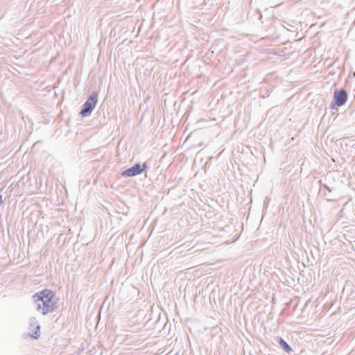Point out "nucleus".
Segmentation results:
<instances>
[{"mask_svg": "<svg viewBox=\"0 0 355 355\" xmlns=\"http://www.w3.org/2000/svg\"><path fill=\"white\" fill-rule=\"evenodd\" d=\"M34 306L36 311L46 315L55 311L57 308V300L53 292L50 290H43L33 295Z\"/></svg>", "mask_w": 355, "mask_h": 355, "instance_id": "1", "label": "nucleus"}, {"mask_svg": "<svg viewBox=\"0 0 355 355\" xmlns=\"http://www.w3.org/2000/svg\"><path fill=\"white\" fill-rule=\"evenodd\" d=\"M98 94L93 93L91 94L86 102L83 105V107L81 110L80 114L83 116H88L91 114L94 109L95 108L97 103Z\"/></svg>", "mask_w": 355, "mask_h": 355, "instance_id": "2", "label": "nucleus"}, {"mask_svg": "<svg viewBox=\"0 0 355 355\" xmlns=\"http://www.w3.org/2000/svg\"><path fill=\"white\" fill-rule=\"evenodd\" d=\"M29 334L35 339H37L40 336V326L35 317H31L28 320Z\"/></svg>", "mask_w": 355, "mask_h": 355, "instance_id": "3", "label": "nucleus"}, {"mask_svg": "<svg viewBox=\"0 0 355 355\" xmlns=\"http://www.w3.org/2000/svg\"><path fill=\"white\" fill-rule=\"evenodd\" d=\"M146 165L145 164L143 165L136 164L132 167L124 171L122 173V175L125 178L133 177L141 173L146 169Z\"/></svg>", "mask_w": 355, "mask_h": 355, "instance_id": "4", "label": "nucleus"}, {"mask_svg": "<svg viewBox=\"0 0 355 355\" xmlns=\"http://www.w3.org/2000/svg\"><path fill=\"white\" fill-rule=\"evenodd\" d=\"M347 99V94L345 89L336 90L334 95V101L337 106L343 105Z\"/></svg>", "mask_w": 355, "mask_h": 355, "instance_id": "5", "label": "nucleus"}, {"mask_svg": "<svg viewBox=\"0 0 355 355\" xmlns=\"http://www.w3.org/2000/svg\"><path fill=\"white\" fill-rule=\"evenodd\" d=\"M279 345L284 349V350L288 354H291L293 351L291 347L288 345V343L282 338H279Z\"/></svg>", "mask_w": 355, "mask_h": 355, "instance_id": "6", "label": "nucleus"}]
</instances>
